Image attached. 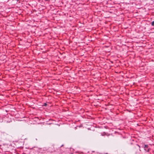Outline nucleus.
Returning <instances> with one entry per match:
<instances>
[{
	"label": "nucleus",
	"mask_w": 154,
	"mask_h": 154,
	"mask_svg": "<svg viewBox=\"0 0 154 154\" xmlns=\"http://www.w3.org/2000/svg\"><path fill=\"white\" fill-rule=\"evenodd\" d=\"M148 147V146L147 145H145L144 146V149L147 152H148L149 151V149H147Z\"/></svg>",
	"instance_id": "1"
},
{
	"label": "nucleus",
	"mask_w": 154,
	"mask_h": 154,
	"mask_svg": "<svg viewBox=\"0 0 154 154\" xmlns=\"http://www.w3.org/2000/svg\"><path fill=\"white\" fill-rule=\"evenodd\" d=\"M151 25H152V26H154V21H152V22L151 23Z\"/></svg>",
	"instance_id": "2"
},
{
	"label": "nucleus",
	"mask_w": 154,
	"mask_h": 154,
	"mask_svg": "<svg viewBox=\"0 0 154 154\" xmlns=\"http://www.w3.org/2000/svg\"><path fill=\"white\" fill-rule=\"evenodd\" d=\"M46 105H47V104H46V103H45V104H44V106H46Z\"/></svg>",
	"instance_id": "3"
}]
</instances>
